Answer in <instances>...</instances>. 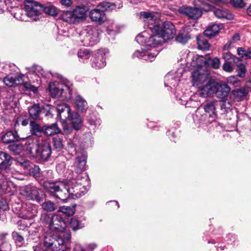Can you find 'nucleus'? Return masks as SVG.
<instances>
[{
    "mask_svg": "<svg viewBox=\"0 0 251 251\" xmlns=\"http://www.w3.org/2000/svg\"><path fill=\"white\" fill-rule=\"evenodd\" d=\"M140 19L144 21L151 32L143 31L136 37V41L144 46L146 50L154 48L173 38L176 33L175 25L171 22L164 24L154 13L141 12ZM145 50V49H144Z\"/></svg>",
    "mask_w": 251,
    "mask_h": 251,
    "instance_id": "nucleus-1",
    "label": "nucleus"
},
{
    "mask_svg": "<svg viewBox=\"0 0 251 251\" xmlns=\"http://www.w3.org/2000/svg\"><path fill=\"white\" fill-rule=\"evenodd\" d=\"M88 177L86 174L78 175L76 178L66 182H45L44 187L52 196L62 201L67 199L78 198L87 191L85 184Z\"/></svg>",
    "mask_w": 251,
    "mask_h": 251,
    "instance_id": "nucleus-2",
    "label": "nucleus"
},
{
    "mask_svg": "<svg viewBox=\"0 0 251 251\" xmlns=\"http://www.w3.org/2000/svg\"><path fill=\"white\" fill-rule=\"evenodd\" d=\"M25 148L30 157L38 160H47L51 153V148L47 142L32 136L26 139Z\"/></svg>",
    "mask_w": 251,
    "mask_h": 251,
    "instance_id": "nucleus-3",
    "label": "nucleus"
},
{
    "mask_svg": "<svg viewBox=\"0 0 251 251\" xmlns=\"http://www.w3.org/2000/svg\"><path fill=\"white\" fill-rule=\"evenodd\" d=\"M43 251H66L69 249L67 243L60 236L47 234L41 245Z\"/></svg>",
    "mask_w": 251,
    "mask_h": 251,
    "instance_id": "nucleus-4",
    "label": "nucleus"
},
{
    "mask_svg": "<svg viewBox=\"0 0 251 251\" xmlns=\"http://www.w3.org/2000/svg\"><path fill=\"white\" fill-rule=\"evenodd\" d=\"M116 5L108 2H101L95 8L89 12V17L91 20L99 23H102L106 20L105 11L115 9Z\"/></svg>",
    "mask_w": 251,
    "mask_h": 251,
    "instance_id": "nucleus-5",
    "label": "nucleus"
},
{
    "mask_svg": "<svg viewBox=\"0 0 251 251\" xmlns=\"http://www.w3.org/2000/svg\"><path fill=\"white\" fill-rule=\"evenodd\" d=\"M99 35L97 29L89 26L81 31L79 38L83 46H92L99 42Z\"/></svg>",
    "mask_w": 251,
    "mask_h": 251,
    "instance_id": "nucleus-6",
    "label": "nucleus"
},
{
    "mask_svg": "<svg viewBox=\"0 0 251 251\" xmlns=\"http://www.w3.org/2000/svg\"><path fill=\"white\" fill-rule=\"evenodd\" d=\"M26 14L32 20L36 21L41 14L42 4L37 2L27 0L25 2Z\"/></svg>",
    "mask_w": 251,
    "mask_h": 251,
    "instance_id": "nucleus-7",
    "label": "nucleus"
},
{
    "mask_svg": "<svg viewBox=\"0 0 251 251\" xmlns=\"http://www.w3.org/2000/svg\"><path fill=\"white\" fill-rule=\"evenodd\" d=\"M192 82L194 86L200 88L209 79V74L205 68L196 69L192 73Z\"/></svg>",
    "mask_w": 251,
    "mask_h": 251,
    "instance_id": "nucleus-8",
    "label": "nucleus"
},
{
    "mask_svg": "<svg viewBox=\"0 0 251 251\" xmlns=\"http://www.w3.org/2000/svg\"><path fill=\"white\" fill-rule=\"evenodd\" d=\"M49 89L52 97L61 98L62 100H67L70 97V96H67V93L64 92V91L69 92V89L66 85L56 83H50L49 85ZM69 95H70V92H69Z\"/></svg>",
    "mask_w": 251,
    "mask_h": 251,
    "instance_id": "nucleus-9",
    "label": "nucleus"
},
{
    "mask_svg": "<svg viewBox=\"0 0 251 251\" xmlns=\"http://www.w3.org/2000/svg\"><path fill=\"white\" fill-rule=\"evenodd\" d=\"M21 193L29 200L40 201V195H42L43 192L35 186L28 185L21 190Z\"/></svg>",
    "mask_w": 251,
    "mask_h": 251,
    "instance_id": "nucleus-10",
    "label": "nucleus"
},
{
    "mask_svg": "<svg viewBox=\"0 0 251 251\" xmlns=\"http://www.w3.org/2000/svg\"><path fill=\"white\" fill-rule=\"evenodd\" d=\"M179 13L187 16L189 19H197L202 15L201 8L192 7L187 5H183L178 10Z\"/></svg>",
    "mask_w": 251,
    "mask_h": 251,
    "instance_id": "nucleus-11",
    "label": "nucleus"
},
{
    "mask_svg": "<svg viewBox=\"0 0 251 251\" xmlns=\"http://www.w3.org/2000/svg\"><path fill=\"white\" fill-rule=\"evenodd\" d=\"M217 82L209 79L200 88V95L203 98L213 97L215 93Z\"/></svg>",
    "mask_w": 251,
    "mask_h": 251,
    "instance_id": "nucleus-12",
    "label": "nucleus"
},
{
    "mask_svg": "<svg viewBox=\"0 0 251 251\" xmlns=\"http://www.w3.org/2000/svg\"><path fill=\"white\" fill-rule=\"evenodd\" d=\"M66 227V224L62 218L59 215L55 214L51 217L49 228L51 230L62 232Z\"/></svg>",
    "mask_w": 251,
    "mask_h": 251,
    "instance_id": "nucleus-13",
    "label": "nucleus"
},
{
    "mask_svg": "<svg viewBox=\"0 0 251 251\" xmlns=\"http://www.w3.org/2000/svg\"><path fill=\"white\" fill-rule=\"evenodd\" d=\"M106 51L105 50H100L97 51L95 54V58L93 60L92 66L96 69L103 68L106 65L105 57Z\"/></svg>",
    "mask_w": 251,
    "mask_h": 251,
    "instance_id": "nucleus-14",
    "label": "nucleus"
},
{
    "mask_svg": "<svg viewBox=\"0 0 251 251\" xmlns=\"http://www.w3.org/2000/svg\"><path fill=\"white\" fill-rule=\"evenodd\" d=\"M86 157L84 155H81L76 158L74 164V171L76 174H80L86 168Z\"/></svg>",
    "mask_w": 251,
    "mask_h": 251,
    "instance_id": "nucleus-15",
    "label": "nucleus"
},
{
    "mask_svg": "<svg viewBox=\"0 0 251 251\" xmlns=\"http://www.w3.org/2000/svg\"><path fill=\"white\" fill-rule=\"evenodd\" d=\"M217 105L218 102L216 100L207 101L203 107L205 114L209 117L215 119L217 116L216 111Z\"/></svg>",
    "mask_w": 251,
    "mask_h": 251,
    "instance_id": "nucleus-16",
    "label": "nucleus"
},
{
    "mask_svg": "<svg viewBox=\"0 0 251 251\" xmlns=\"http://www.w3.org/2000/svg\"><path fill=\"white\" fill-rule=\"evenodd\" d=\"M215 94L221 99L226 98L227 96L230 91V88L226 83H219L217 82Z\"/></svg>",
    "mask_w": 251,
    "mask_h": 251,
    "instance_id": "nucleus-17",
    "label": "nucleus"
},
{
    "mask_svg": "<svg viewBox=\"0 0 251 251\" xmlns=\"http://www.w3.org/2000/svg\"><path fill=\"white\" fill-rule=\"evenodd\" d=\"M22 217L25 219H32L34 217L37 213V207L35 205L29 204L25 205V207L23 206Z\"/></svg>",
    "mask_w": 251,
    "mask_h": 251,
    "instance_id": "nucleus-18",
    "label": "nucleus"
},
{
    "mask_svg": "<svg viewBox=\"0 0 251 251\" xmlns=\"http://www.w3.org/2000/svg\"><path fill=\"white\" fill-rule=\"evenodd\" d=\"M56 109L59 115L60 118L63 120H66L69 118L71 116V110L65 103L57 104Z\"/></svg>",
    "mask_w": 251,
    "mask_h": 251,
    "instance_id": "nucleus-19",
    "label": "nucleus"
},
{
    "mask_svg": "<svg viewBox=\"0 0 251 251\" xmlns=\"http://www.w3.org/2000/svg\"><path fill=\"white\" fill-rule=\"evenodd\" d=\"M133 56L151 62L154 59L155 57L156 56V54L150 53L147 51H144L143 50L141 51L137 50L134 53Z\"/></svg>",
    "mask_w": 251,
    "mask_h": 251,
    "instance_id": "nucleus-20",
    "label": "nucleus"
},
{
    "mask_svg": "<svg viewBox=\"0 0 251 251\" xmlns=\"http://www.w3.org/2000/svg\"><path fill=\"white\" fill-rule=\"evenodd\" d=\"M22 78V76L17 75H8L3 78V81L6 86L11 87L18 84Z\"/></svg>",
    "mask_w": 251,
    "mask_h": 251,
    "instance_id": "nucleus-21",
    "label": "nucleus"
},
{
    "mask_svg": "<svg viewBox=\"0 0 251 251\" xmlns=\"http://www.w3.org/2000/svg\"><path fill=\"white\" fill-rule=\"evenodd\" d=\"M207 64V58L203 56L196 55L193 56L192 66L196 67L197 69L204 68V66Z\"/></svg>",
    "mask_w": 251,
    "mask_h": 251,
    "instance_id": "nucleus-22",
    "label": "nucleus"
},
{
    "mask_svg": "<svg viewBox=\"0 0 251 251\" xmlns=\"http://www.w3.org/2000/svg\"><path fill=\"white\" fill-rule=\"evenodd\" d=\"M20 139V138L17 135L16 132H13L11 131L7 132L1 137L2 142L6 144L18 141Z\"/></svg>",
    "mask_w": 251,
    "mask_h": 251,
    "instance_id": "nucleus-23",
    "label": "nucleus"
},
{
    "mask_svg": "<svg viewBox=\"0 0 251 251\" xmlns=\"http://www.w3.org/2000/svg\"><path fill=\"white\" fill-rule=\"evenodd\" d=\"M87 11V8L85 6H78L73 10L77 23L86 18Z\"/></svg>",
    "mask_w": 251,
    "mask_h": 251,
    "instance_id": "nucleus-24",
    "label": "nucleus"
},
{
    "mask_svg": "<svg viewBox=\"0 0 251 251\" xmlns=\"http://www.w3.org/2000/svg\"><path fill=\"white\" fill-rule=\"evenodd\" d=\"M42 11H44L46 14L51 16H56L58 13V9L50 2L42 4Z\"/></svg>",
    "mask_w": 251,
    "mask_h": 251,
    "instance_id": "nucleus-25",
    "label": "nucleus"
},
{
    "mask_svg": "<svg viewBox=\"0 0 251 251\" xmlns=\"http://www.w3.org/2000/svg\"><path fill=\"white\" fill-rule=\"evenodd\" d=\"M29 130L32 135L40 136L42 133L43 132L44 127L41 126L35 121H30Z\"/></svg>",
    "mask_w": 251,
    "mask_h": 251,
    "instance_id": "nucleus-26",
    "label": "nucleus"
},
{
    "mask_svg": "<svg viewBox=\"0 0 251 251\" xmlns=\"http://www.w3.org/2000/svg\"><path fill=\"white\" fill-rule=\"evenodd\" d=\"M12 157L5 152L0 151V165L7 168L12 164Z\"/></svg>",
    "mask_w": 251,
    "mask_h": 251,
    "instance_id": "nucleus-27",
    "label": "nucleus"
},
{
    "mask_svg": "<svg viewBox=\"0 0 251 251\" xmlns=\"http://www.w3.org/2000/svg\"><path fill=\"white\" fill-rule=\"evenodd\" d=\"M214 15L218 18L231 19L233 18V15L227 10L221 8L216 9L214 11Z\"/></svg>",
    "mask_w": 251,
    "mask_h": 251,
    "instance_id": "nucleus-28",
    "label": "nucleus"
},
{
    "mask_svg": "<svg viewBox=\"0 0 251 251\" xmlns=\"http://www.w3.org/2000/svg\"><path fill=\"white\" fill-rule=\"evenodd\" d=\"M220 30V26L218 25L214 24L209 26L204 31V34L206 36L212 37L218 34Z\"/></svg>",
    "mask_w": 251,
    "mask_h": 251,
    "instance_id": "nucleus-29",
    "label": "nucleus"
},
{
    "mask_svg": "<svg viewBox=\"0 0 251 251\" xmlns=\"http://www.w3.org/2000/svg\"><path fill=\"white\" fill-rule=\"evenodd\" d=\"M75 102L78 111L83 112L86 110L87 102L80 96L78 95L76 97Z\"/></svg>",
    "mask_w": 251,
    "mask_h": 251,
    "instance_id": "nucleus-30",
    "label": "nucleus"
},
{
    "mask_svg": "<svg viewBox=\"0 0 251 251\" xmlns=\"http://www.w3.org/2000/svg\"><path fill=\"white\" fill-rule=\"evenodd\" d=\"M61 18L63 21L70 24L77 23L73 11L64 12L61 15Z\"/></svg>",
    "mask_w": 251,
    "mask_h": 251,
    "instance_id": "nucleus-31",
    "label": "nucleus"
},
{
    "mask_svg": "<svg viewBox=\"0 0 251 251\" xmlns=\"http://www.w3.org/2000/svg\"><path fill=\"white\" fill-rule=\"evenodd\" d=\"M43 132L48 136H51L54 134L60 132V130L56 124H53L48 126H43Z\"/></svg>",
    "mask_w": 251,
    "mask_h": 251,
    "instance_id": "nucleus-32",
    "label": "nucleus"
},
{
    "mask_svg": "<svg viewBox=\"0 0 251 251\" xmlns=\"http://www.w3.org/2000/svg\"><path fill=\"white\" fill-rule=\"evenodd\" d=\"M69 118H71L72 124L74 128L76 130L79 129L82 125V120L80 116L77 113L72 115L71 114Z\"/></svg>",
    "mask_w": 251,
    "mask_h": 251,
    "instance_id": "nucleus-33",
    "label": "nucleus"
},
{
    "mask_svg": "<svg viewBox=\"0 0 251 251\" xmlns=\"http://www.w3.org/2000/svg\"><path fill=\"white\" fill-rule=\"evenodd\" d=\"M29 116L33 119H38L41 113V109L38 104H34L28 109Z\"/></svg>",
    "mask_w": 251,
    "mask_h": 251,
    "instance_id": "nucleus-34",
    "label": "nucleus"
},
{
    "mask_svg": "<svg viewBox=\"0 0 251 251\" xmlns=\"http://www.w3.org/2000/svg\"><path fill=\"white\" fill-rule=\"evenodd\" d=\"M237 52L238 55L240 56V59L243 60L244 58L246 59H251V48H249L247 50L243 47L238 48Z\"/></svg>",
    "mask_w": 251,
    "mask_h": 251,
    "instance_id": "nucleus-35",
    "label": "nucleus"
},
{
    "mask_svg": "<svg viewBox=\"0 0 251 251\" xmlns=\"http://www.w3.org/2000/svg\"><path fill=\"white\" fill-rule=\"evenodd\" d=\"M223 58L225 60V62H228L234 63H236L239 61H242V59H240V58L233 55L228 51L223 53Z\"/></svg>",
    "mask_w": 251,
    "mask_h": 251,
    "instance_id": "nucleus-36",
    "label": "nucleus"
},
{
    "mask_svg": "<svg viewBox=\"0 0 251 251\" xmlns=\"http://www.w3.org/2000/svg\"><path fill=\"white\" fill-rule=\"evenodd\" d=\"M165 78V85L167 86L176 87L178 84L179 79L174 78L171 74H168Z\"/></svg>",
    "mask_w": 251,
    "mask_h": 251,
    "instance_id": "nucleus-37",
    "label": "nucleus"
},
{
    "mask_svg": "<svg viewBox=\"0 0 251 251\" xmlns=\"http://www.w3.org/2000/svg\"><path fill=\"white\" fill-rule=\"evenodd\" d=\"M197 43L199 49L203 50H207L209 49V44L207 40L203 37H198Z\"/></svg>",
    "mask_w": 251,
    "mask_h": 251,
    "instance_id": "nucleus-38",
    "label": "nucleus"
},
{
    "mask_svg": "<svg viewBox=\"0 0 251 251\" xmlns=\"http://www.w3.org/2000/svg\"><path fill=\"white\" fill-rule=\"evenodd\" d=\"M59 212H61L67 216H72L73 215L75 212V206H61L59 208L58 210Z\"/></svg>",
    "mask_w": 251,
    "mask_h": 251,
    "instance_id": "nucleus-39",
    "label": "nucleus"
},
{
    "mask_svg": "<svg viewBox=\"0 0 251 251\" xmlns=\"http://www.w3.org/2000/svg\"><path fill=\"white\" fill-rule=\"evenodd\" d=\"M79 58L82 60L88 59L91 56V53L88 49H80L77 53Z\"/></svg>",
    "mask_w": 251,
    "mask_h": 251,
    "instance_id": "nucleus-40",
    "label": "nucleus"
},
{
    "mask_svg": "<svg viewBox=\"0 0 251 251\" xmlns=\"http://www.w3.org/2000/svg\"><path fill=\"white\" fill-rule=\"evenodd\" d=\"M190 38V36L187 33H179L176 37V40L177 42L185 44Z\"/></svg>",
    "mask_w": 251,
    "mask_h": 251,
    "instance_id": "nucleus-41",
    "label": "nucleus"
},
{
    "mask_svg": "<svg viewBox=\"0 0 251 251\" xmlns=\"http://www.w3.org/2000/svg\"><path fill=\"white\" fill-rule=\"evenodd\" d=\"M207 64L210 65L214 69H218L220 65V61L218 58H214L212 59L211 58H207Z\"/></svg>",
    "mask_w": 251,
    "mask_h": 251,
    "instance_id": "nucleus-42",
    "label": "nucleus"
},
{
    "mask_svg": "<svg viewBox=\"0 0 251 251\" xmlns=\"http://www.w3.org/2000/svg\"><path fill=\"white\" fill-rule=\"evenodd\" d=\"M220 102L221 110H223L225 112H228L231 109V105L227 100H221Z\"/></svg>",
    "mask_w": 251,
    "mask_h": 251,
    "instance_id": "nucleus-43",
    "label": "nucleus"
},
{
    "mask_svg": "<svg viewBox=\"0 0 251 251\" xmlns=\"http://www.w3.org/2000/svg\"><path fill=\"white\" fill-rule=\"evenodd\" d=\"M44 210L47 211H53L55 209V206L53 202L50 201H45L42 205Z\"/></svg>",
    "mask_w": 251,
    "mask_h": 251,
    "instance_id": "nucleus-44",
    "label": "nucleus"
},
{
    "mask_svg": "<svg viewBox=\"0 0 251 251\" xmlns=\"http://www.w3.org/2000/svg\"><path fill=\"white\" fill-rule=\"evenodd\" d=\"M17 165L23 168L24 169H27L30 167V163L27 160L20 158L17 160Z\"/></svg>",
    "mask_w": 251,
    "mask_h": 251,
    "instance_id": "nucleus-45",
    "label": "nucleus"
},
{
    "mask_svg": "<svg viewBox=\"0 0 251 251\" xmlns=\"http://www.w3.org/2000/svg\"><path fill=\"white\" fill-rule=\"evenodd\" d=\"M237 72L240 77H244L247 72L245 65L243 63H240L237 66Z\"/></svg>",
    "mask_w": 251,
    "mask_h": 251,
    "instance_id": "nucleus-46",
    "label": "nucleus"
},
{
    "mask_svg": "<svg viewBox=\"0 0 251 251\" xmlns=\"http://www.w3.org/2000/svg\"><path fill=\"white\" fill-rule=\"evenodd\" d=\"M234 64V63L225 62V63L223 64L222 67L223 70L228 73L232 72L233 70L232 65Z\"/></svg>",
    "mask_w": 251,
    "mask_h": 251,
    "instance_id": "nucleus-47",
    "label": "nucleus"
},
{
    "mask_svg": "<svg viewBox=\"0 0 251 251\" xmlns=\"http://www.w3.org/2000/svg\"><path fill=\"white\" fill-rule=\"evenodd\" d=\"M228 83L232 84L235 87H238L240 82L239 80L234 76H231L227 78Z\"/></svg>",
    "mask_w": 251,
    "mask_h": 251,
    "instance_id": "nucleus-48",
    "label": "nucleus"
},
{
    "mask_svg": "<svg viewBox=\"0 0 251 251\" xmlns=\"http://www.w3.org/2000/svg\"><path fill=\"white\" fill-rule=\"evenodd\" d=\"M70 224L71 227L73 228L74 230H76L81 227L79 226L78 221L75 219L72 218L70 221Z\"/></svg>",
    "mask_w": 251,
    "mask_h": 251,
    "instance_id": "nucleus-49",
    "label": "nucleus"
},
{
    "mask_svg": "<svg viewBox=\"0 0 251 251\" xmlns=\"http://www.w3.org/2000/svg\"><path fill=\"white\" fill-rule=\"evenodd\" d=\"M232 4L236 7L242 8L245 6V3L243 0H231Z\"/></svg>",
    "mask_w": 251,
    "mask_h": 251,
    "instance_id": "nucleus-50",
    "label": "nucleus"
},
{
    "mask_svg": "<svg viewBox=\"0 0 251 251\" xmlns=\"http://www.w3.org/2000/svg\"><path fill=\"white\" fill-rule=\"evenodd\" d=\"M63 132L64 134H69L72 132V127L66 123L63 124Z\"/></svg>",
    "mask_w": 251,
    "mask_h": 251,
    "instance_id": "nucleus-51",
    "label": "nucleus"
},
{
    "mask_svg": "<svg viewBox=\"0 0 251 251\" xmlns=\"http://www.w3.org/2000/svg\"><path fill=\"white\" fill-rule=\"evenodd\" d=\"M24 86L27 90H28L30 91L36 92L37 91V88L33 85H32L29 82H25L24 83Z\"/></svg>",
    "mask_w": 251,
    "mask_h": 251,
    "instance_id": "nucleus-52",
    "label": "nucleus"
},
{
    "mask_svg": "<svg viewBox=\"0 0 251 251\" xmlns=\"http://www.w3.org/2000/svg\"><path fill=\"white\" fill-rule=\"evenodd\" d=\"M51 220V218L50 217L49 215L48 214H43L41 217V220L46 224L47 225L49 226V224L50 223Z\"/></svg>",
    "mask_w": 251,
    "mask_h": 251,
    "instance_id": "nucleus-53",
    "label": "nucleus"
},
{
    "mask_svg": "<svg viewBox=\"0 0 251 251\" xmlns=\"http://www.w3.org/2000/svg\"><path fill=\"white\" fill-rule=\"evenodd\" d=\"M29 170L30 173L35 176H37L40 172V168L38 166L35 165H34L33 167H30Z\"/></svg>",
    "mask_w": 251,
    "mask_h": 251,
    "instance_id": "nucleus-54",
    "label": "nucleus"
},
{
    "mask_svg": "<svg viewBox=\"0 0 251 251\" xmlns=\"http://www.w3.org/2000/svg\"><path fill=\"white\" fill-rule=\"evenodd\" d=\"M54 145L56 148H61L63 147L62 140L59 138H55L53 140Z\"/></svg>",
    "mask_w": 251,
    "mask_h": 251,
    "instance_id": "nucleus-55",
    "label": "nucleus"
},
{
    "mask_svg": "<svg viewBox=\"0 0 251 251\" xmlns=\"http://www.w3.org/2000/svg\"><path fill=\"white\" fill-rule=\"evenodd\" d=\"M8 209V206L6 201L2 200H0V210L5 211Z\"/></svg>",
    "mask_w": 251,
    "mask_h": 251,
    "instance_id": "nucleus-56",
    "label": "nucleus"
},
{
    "mask_svg": "<svg viewBox=\"0 0 251 251\" xmlns=\"http://www.w3.org/2000/svg\"><path fill=\"white\" fill-rule=\"evenodd\" d=\"M21 121L22 122V125L23 126H26L28 123V120L27 119L23 120L22 118L19 117L17 118V120L15 123V126H17V125H18L19 122H21Z\"/></svg>",
    "mask_w": 251,
    "mask_h": 251,
    "instance_id": "nucleus-57",
    "label": "nucleus"
},
{
    "mask_svg": "<svg viewBox=\"0 0 251 251\" xmlns=\"http://www.w3.org/2000/svg\"><path fill=\"white\" fill-rule=\"evenodd\" d=\"M236 93V95L238 97L245 96L247 95V92L245 89H238L234 91Z\"/></svg>",
    "mask_w": 251,
    "mask_h": 251,
    "instance_id": "nucleus-58",
    "label": "nucleus"
},
{
    "mask_svg": "<svg viewBox=\"0 0 251 251\" xmlns=\"http://www.w3.org/2000/svg\"><path fill=\"white\" fill-rule=\"evenodd\" d=\"M62 5L69 7L72 4V0H60Z\"/></svg>",
    "mask_w": 251,
    "mask_h": 251,
    "instance_id": "nucleus-59",
    "label": "nucleus"
},
{
    "mask_svg": "<svg viewBox=\"0 0 251 251\" xmlns=\"http://www.w3.org/2000/svg\"><path fill=\"white\" fill-rule=\"evenodd\" d=\"M233 43L232 41L229 40L228 41L226 44L224 46V50H228L229 49L231 48L232 44H233Z\"/></svg>",
    "mask_w": 251,
    "mask_h": 251,
    "instance_id": "nucleus-60",
    "label": "nucleus"
},
{
    "mask_svg": "<svg viewBox=\"0 0 251 251\" xmlns=\"http://www.w3.org/2000/svg\"><path fill=\"white\" fill-rule=\"evenodd\" d=\"M44 108L47 111V113L46 114V116H51V113L50 112V109H51V106L50 105L47 104L45 105Z\"/></svg>",
    "mask_w": 251,
    "mask_h": 251,
    "instance_id": "nucleus-61",
    "label": "nucleus"
},
{
    "mask_svg": "<svg viewBox=\"0 0 251 251\" xmlns=\"http://www.w3.org/2000/svg\"><path fill=\"white\" fill-rule=\"evenodd\" d=\"M73 251H85L82 246L79 244H76Z\"/></svg>",
    "mask_w": 251,
    "mask_h": 251,
    "instance_id": "nucleus-62",
    "label": "nucleus"
},
{
    "mask_svg": "<svg viewBox=\"0 0 251 251\" xmlns=\"http://www.w3.org/2000/svg\"><path fill=\"white\" fill-rule=\"evenodd\" d=\"M97 247V245L94 243H91L89 244L86 247L87 251H93Z\"/></svg>",
    "mask_w": 251,
    "mask_h": 251,
    "instance_id": "nucleus-63",
    "label": "nucleus"
},
{
    "mask_svg": "<svg viewBox=\"0 0 251 251\" xmlns=\"http://www.w3.org/2000/svg\"><path fill=\"white\" fill-rule=\"evenodd\" d=\"M33 71L34 72L37 74V73L39 74H42V72L43 71V69L41 67L39 66H34L33 68Z\"/></svg>",
    "mask_w": 251,
    "mask_h": 251,
    "instance_id": "nucleus-64",
    "label": "nucleus"
}]
</instances>
